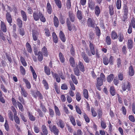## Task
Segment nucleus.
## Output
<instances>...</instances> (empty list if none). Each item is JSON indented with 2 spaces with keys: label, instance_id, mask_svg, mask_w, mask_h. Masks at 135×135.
Wrapping results in <instances>:
<instances>
[{
  "label": "nucleus",
  "instance_id": "f257e3e1",
  "mask_svg": "<svg viewBox=\"0 0 135 135\" xmlns=\"http://www.w3.org/2000/svg\"><path fill=\"white\" fill-rule=\"evenodd\" d=\"M105 80L104 75L103 73H101L100 74V77L97 78V85L99 86H101L103 84V81Z\"/></svg>",
  "mask_w": 135,
  "mask_h": 135
},
{
  "label": "nucleus",
  "instance_id": "f03ea898",
  "mask_svg": "<svg viewBox=\"0 0 135 135\" xmlns=\"http://www.w3.org/2000/svg\"><path fill=\"white\" fill-rule=\"evenodd\" d=\"M49 127L51 132L53 133L55 135H59V130L56 126H52V125H49Z\"/></svg>",
  "mask_w": 135,
  "mask_h": 135
},
{
  "label": "nucleus",
  "instance_id": "7ed1b4c3",
  "mask_svg": "<svg viewBox=\"0 0 135 135\" xmlns=\"http://www.w3.org/2000/svg\"><path fill=\"white\" fill-rule=\"evenodd\" d=\"M13 111L14 113V120L15 122L17 124L20 125V120L19 117L17 115V113L16 109L14 108Z\"/></svg>",
  "mask_w": 135,
  "mask_h": 135
},
{
  "label": "nucleus",
  "instance_id": "20e7f679",
  "mask_svg": "<svg viewBox=\"0 0 135 135\" xmlns=\"http://www.w3.org/2000/svg\"><path fill=\"white\" fill-rule=\"evenodd\" d=\"M56 124L58 127L62 129L64 128L65 126V122L60 119H58Z\"/></svg>",
  "mask_w": 135,
  "mask_h": 135
},
{
  "label": "nucleus",
  "instance_id": "39448f33",
  "mask_svg": "<svg viewBox=\"0 0 135 135\" xmlns=\"http://www.w3.org/2000/svg\"><path fill=\"white\" fill-rule=\"evenodd\" d=\"M87 25L89 27L94 28L95 27V23L93 20L91 18H89L87 20Z\"/></svg>",
  "mask_w": 135,
  "mask_h": 135
},
{
  "label": "nucleus",
  "instance_id": "423d86ee",
  "mask_svg": "<svg viewBox=\"0 0 135 135\" xmlns=\"http://www.w3.org/2000/svg\"><path fill=\"white\" fill-rule=\"evenodd\" d=\"M41 129L42 132L41 133H42L46 135H47L49 133V131L48 129L46 126L43 124L42 125L41 127Z\"/></svg>",
  "mask_w": 135,
  "mask_h": 135
},
{
  "label": "nucleus",
  "instance_id": "0eeeda50",
  "mask_svg": "<svg viewBox=\"0 0 135 135\" xmlns=\"http://www.w3.org/2000/svg\"><path fill=\"white\" fill-rule=\"evenodd\" d=\"M41 12H39L38 13L37 12H34L33 13V16L35 21H38L39 20L40 17L39 14H41Z\"/></svg>",
  "mask_w": 135,
  "mask_h": 135
},
{
  "label": "nucleus",
  "instance_id": "6e6552de",
  "mask_svg": "<svg viewBox=\"0 0 135 135\" xmlns=\"http://www.w3.org/2000/svg\"><path fill=\"white\" fill-rule=\"evenodd\" d=\"M81 55L83 60L86 63L89 62L90 59L84 52H82Z\"/></svg>",
  "mask_w": 135,
  "mask_h": 135
},
{
  "label": "nucleus",
  "instance_id": "1a4fd4ad",
  "mask_svg": "<svg viewBox=\"0 0 135 135\" xmlns=\"http://www.w3.org/2000/svg\"><path fill=\"white\" fill-rule=\"evenodd\" d=\"M77 7L78 11L76 12V16L80 20H81L83 18V15L81 11L79 10L78 9V6H76V8Z\"/></svg>",
  "mask_w": 135,
  "mask_h": 135
},
{
  "label": "nucleus",
  "instance_id": "9d476101",
  "mask_svg": "<svg viewBox=\"0 0 135 135\" xmlns=\"http://www.w3.org/2000/svg\"><path fill=\"white\" fill-rule=\"evenodd\" d=\"M133 41L131 39L128 40L127 45V47L129 49H131L133 47Z\"/></svg>",
  "mask_w": 135,
  "mask_h": 135
},
{
  "label": "nucleus",
  "instance_id": "9b49d317",
  "mask_svg": "<svg viewBox=\"0 0 135 135\" xmlns=\"http://www.w3.org/2000/svg\"><path fill=\"white\" fill-rule=\"evenodd\" d=\"M39 34L36 31H32V36L34 41H36L38 39V37Z\"/></svg>",
  "mask_w": 135,
  "mask_h": 135
},
{
  "label": "nucleus",
  "instance_id": "f8f14e48",
  "mask_svg": "<svg viewBox=\"0 0 135 135\" xmlns=\"http://www.w3.org/2000/svg\"><path fill=\"white\" fill-rule=\"evenodd\" d=\"M118 40L119 42H122L124 39L123 34L122 32H120L118 34Z\"/></svg>",
  "mask_w": 135,
  "mask_h": 135
},
{
  "label": "nucleus",
  "instance_id": "ddd939ff",
  "mask_svg": "<svg viewBox=\"0 0 135 135\" xmlns=\"http://www.w3.org/2000/svg\"><path fill=\"white\" fill-rule=\"evenodd\" d=\"M42 54H43L44 56L47 57L49 55L47 49L46 47L44 46L41 50Z\"/></svg>",
  "mask_w": 135,
  "mask_h": 135
},
{
  "label": "nucleus",
  "instance_id": "4468645a",
  "mask_svg": "<svg viewBox=\"0 0 135 135\" xmlns=\"http://www.w3.org/2000/svg\"><path fill=\"white\" fill-rule=\"evenodd\" d=\"M131 84L129 82H128L127 86H126L124 84L122 85V90L124 91L127 89L128 90H131Z\"/></svg>",
  "mask_w": 135,
  "mask_h": 135
},
{
  "label": "nucleus",
  "instance_id": "2eb2a0df",
  "mask_svg": "<svg viewBox=\"0 0 135 135\" xmlns=\"http://www.w3.org/2000/svg\"><path fill=\"white\" fill-rule=\"evenodd\" d=\"M30 68L31 71L32 73L33 79L35 81H36L37 75L33 67L31 66H30Z\"/></svg>",
  "mask_w": 135,
  "mask_h": 135
},
{
  "label": "nucleus",
  "instance_id": "dca6fc26",
  "mask_svg": "<svg viewBox=\"0 0 135 135\" xmlns=\"http://www.w3.org/2000/svg\"><path fill=\"white\" fill-rule=\"evenodd\" d=\"M46 10L48 13L50 14L51 13L52 10V7L49 1H48V2L47 4Z\"/></svg>",
  "mask_w": 135,
  "mask_h": 135
},
{
  "label": "nucleus",
  "instance_id": "f3484780",
  "mask_svg": "<svg viewBox=\"0 0 135 135\" xmlns=\"http://www.w3.org/2000/svg\"><path fill=\"white\" fill-rule=\"evenodd\" d=\"M90 50L92 54L94 55L95 54V48L94 45L91 42L89 44Z\"/></svg>",
  "mask_w": 135,
  "mask_h": 135
},
{
  "label": "nucleus",
  "instance_id": "a211bd4d",
  "mask_svg": "<svg viewBox=\"0 0 135 135\" xmlns=\"http://www.w3.org/2000/svg\"><path fill=\"white\" fill-rule=\"evenodd\" d=\"M6 18L8 22L9 23L10 26H11V23L12 21V19L11 17L10 14L7 13L6 14Z\"/></svg>",
  "mask_w": 135,
  "mask_h": 135
},
{
  "label": "nucleus",
  "instance_id": "6ab92c4d",
  "mask_svg": "<svg viewBox=\"0 0 135 135\" xmlns=\"http://www.w3.org/2000/svg\"><path fill=\"white\" fill-rule=\"evenodd\" d=\"M111 38L113 40H115L117 38L118 35L115 31L113 30L111 32Z\"/></svg>",
  "mask_w": 135,
  "mask_h": 135
},
{
  "label": "nucleus",
  "instance_id": "aec40b11",
  "mask_svg": "<svg viewBox=\"0 0 135 135\" xmlns=\"http://www.w3.org/2000/svg\"><path fill=\"white\" fill-rule=\"evenodd\" d=\"M21 14L23 21H26L27 20V16L26 12L23 10H21Z\"/></svg>",
  "mask_w": 135,
  "mask_h": 135
},
{
  "label": "nucleus",
  "instance_id": "412c9836",
  "mask_svg": "<svg viewBox=\"0 0 135 135\" xmlns=\"http://www.w3.org/2000/svg\"><path fill=\"white\" fill-rule=\"evenodd\" d=\"M59 37L61 41L64 42L66 41V38L63 32L61 31H60L59 33Z\"/></svg>",
  "mask_w": 135,
  "mask_h": 135
},
{
  "label": "nucleus",
  "instance_id": "4be33fe9",
  "mask_svg": "<svg viewBox=\"0 0 135 135\" xmlns=\"http://www.w3.org/2000/svg\"><path fill=\"white\" fill-rule=\"evenodd\" d=\"M26 46L27 51L30 53L31 54L32 52V50L30 44L27 42L26 44Z\"/></svg>",
  "mask_w": 135,
  "mask_h": 135
},
{
  "label": "nucleus",
  "instance_id": "5701e85b",
  "mask_svg": "<svg viewBox=\"0 0 135 135\" xmlns=\"http://www.w3.org/2000/svg\"><path fill=\"white\" fill-rule=\"evenodd\" d=\"M23 81L24 82L27 88L28 89H30L31 88V85L28 80L27 79L25 78H23Z\"/></svg>",
  "mask_w": 135,
  "mask_h": 135
},
{
  "label": "nucleus",
  "instance_id": "b1692460",
  "mask_svg": "<svg viewBox=\"0 0 135 135\" xmlns=\"http://www.w3.org/2000/svg\"><path fill=\"white\" fill-rule=\"evenodd\" d=\"M54 23L55 26L57 27L59 24V22L58 18L55 16H54Z\"/></svg>",
  "mask_w": 135,
  "mask_h": 135
},
{
  "label": "nucleus",
  "instance_id": "393cba45",
  "mask_svg": "<svg viewBox=\"0 0 135 135\" xmlns=\"http://www.w3.org/2000/svg\"><path fill=\"white\" fill-rule=\"evenodd\" d=\"M1 27L2 31L4 32H6L7 30L6 26L4 22L2 21L1 22Z\"/></svg>",
  "mask_w": 135,
  "mask_h": 135
},
{
  "label": "nucleus",
  "instance_id": "a878e982",
  "mask_svg": "<svg viewBox=\"0 0 135 135\" xmlns=\"http://www.w3.org/2000/svg\"><path fill=\"white\" fill-rule=\"evenodd\" d=\"M129 75L131 76H132L134 74V70L133 67L132 66H131L129 68Z\"/></svg>",
  "mask_w": 135,
  "mask_h": 135
},
{
  "label": "nucleus",
  "instance_id": "bb28decb",
  "mask_svg": "<svg viewBox=\"0 0 135 135\" xmlns=\"http://www.w3.org/2000/svg\"><path fill=\"white\" fill-rule=\"evenodd\" d=\"M78 66L80 70L82 71H85V68L83 64L80 61H79L78 63Z\"/></svg>",
  "mask_w": 135,
  "mask_h": 135
},
{
  "label": "nucleus",
  "instance_id": "cd10ccee",
  "mask_svg": "<svg viewBox=\"0 0 135 135\" xmlns=\"http://www.w3.org/2000/svg\"><path fill=\"white\" fill-rule=\"evenodd\" d=\"M70 121L73 126H75L76 125V123L75 122V118L73 115H70L69 117Z\"/></svg>",
  "mask_w": 135,
  "mask_h": 135
},
{
  "label": "nucleus",
  "instance_id": "c85d7f7f",
  "mask_svg": "<svg viewBox=\"0 0 135 135\" xmlns=\"http://www.w3.org/2000/svg\"><path fill=\"white\" fill-rule=\"evenodd\" d=\"M38 60L40 62L42 61L43 58V55L42 54V52L39 51L38 52Z\"/></svg>",
  "mask_w": 135,
  "mask_h": 135
},
{
  "label": "nucleus",
  "instance_id": "c756f323",
  "mask_svg": "<svg viewBox=\"0 0 135 135\" xmlns=\"http://www.w3.org/2000/svg\"><path fill=\"white\" fill-rule=\"evenodd\" d=\"M128 8L126 5H124L123 7V11L124 15H127L128 13Z\"/></svg>",
  "mask_w": 135,
  "mask_h": 135
},
{
  "label": "nucleus",
  "instance_id": "7c9ffc66",
  "mask_svg": "<svg viewBox=\"0 0 135 135\" xmlns=\"http://www.w3.org/2000/svg\"><path fill=\"white\" fill-rule=\"evenodd\" d=\"M28 115L29 119L31 121H34L35 119V117L30 112H28Z\"/></svg>",
  "mask_w": 135,
  "mask_h": 135
},
{
  "label": "nucleus",
  "instance_id": "2f4dec72",
  "mask_svg": "<svg viewBox=\"0 0 135 135\" xmlns=\"http://www.w3.org/2000/svg\"><path fill=\"white\" fill-rule=\"evenodd\" d=\"M66 23L68 30L70 31H71L72 30V28L71 26V22L69 18H68L67 19Z\"/></svg>",
  "mask_w": 135,
  "mask_h": 135
},
{
  "label": "nucleus",
  "instance_id": "473e14b6",
  "mask_svg": "<svg viewBox=\"0 0 135 135\" xmlns=\"http://www.w3.org/2000/svg\"><path fill=\"white\" fill-rule=\"evenodd\" d=\"M121 0H117L116 3V7L117 9H121Z\"/></svg>",
  "mask_w": 135,
  "mask_h": 135
},
{
  "label": "nucleus",
  "instance_id": "72a5a7b5",
  "mask_svg": "<svg viewBox=\"0 0 135 135\" xmlns=\"http://www.w3.org/2000/svg\"><path fill=\"white\" fill-rule=\"evenodd\" d=\"M52 36L53 38L54 42L55 43H57L58 42V38L56 33L53 32L52 33Z\"/></svg>",
  "mask_w": 135,
  "mask_h": 135
},
{
  "label": "nucleus",
  "instance_id": "f704fd0d",
  "mask_svg": "<svg viewBox=\"0 0 135 135\" xmlns=\"http://www.w3.org/2000/svg\"><path fill=\"white\" fill-rule=\"evenodd\" d=\"M105 41L107 45H110L112 43L111 40L109 36H107L105 38Z\"/></svg>",
  "mask_w": 135,
  "mask_h": 135
},
{
  "label": "nucleus",
  "instance_id": "c9c22d12",
  "mask_svg": "<svg viewBox=\"0 0 135 135\" xmlns=\"http://www.w3.org/2000/svg\"><path fill=\"white\" fill-rule=\"evenodd\" d=\"M95 13L97 16H98L100 13V7L97 6L95 8Z\"/></svg>",
  "mask_w": 135,
  "mask_h": 135
},
{
  "label": "nucleus",
  "instance_id": "e433bc0d",
  "mask_svg": "<svg viewBox=\"0 0 135 135\" xmlns=\"http://www.w3.org/2000/svg\"><path fill=\"white\" fill-rule=\"evenodd\" d=\"M54 109L56 115L59 116H60L61 115V113L58 108L56 105H55Z\"/></svg>",
  "mask_w": 135,
  "mask_h": 135
},
{
  "label": "nucleus",
  "instance_id": "4c0bfd02",
  "mask_svg": "<svg viewBox=\"0 0 135 135\" xmlns=\"http://www.w3.org/2000/svg\"><path fill=\"white\" fill-rule=\"evenodd\" d=\"M114 78V76L113 74H111L108 76L107 77V80L108 82H110L113 80Z\"/></svg>",
  "mask_w": 135,
  "mask_h": 135
},
{
  "label": "nucleus",
  "instance_id": "58836bf2",
  "mask_svg": "<svg viewBox=\"0 0 135 135\" xmlns=\"http://www.w3.org/2000/svg\"><path fill=\"white\" fill-rule=\"evenodd\" d=\"M69 16L70 21L72 22H74L75 20V17L72 13L69 12Z\"/></svg>",
  "mask_w": 135,
  "mask_h": 135
},
{
  "label": "nucleus",
  "instance_id": "ea45409f",
  "mask_svg": "<svg viewBox=\"0 0 135 135\" xmlns=\"http://www.w3.org/2000/svg\"><path fill=\"white\" fill-rule=\"evenodd\" d=\"M17 24L19 27L21 28L22 27V20L19 18H18L17 20Z\"/></svg>",
  "mask_w": 135,
  "mask_h": 135
},
{
  "label": "nucleus",
  "instance_id": "a19ab883",
  "mask_svg": "<svg viewBox=\"0 0 135 135\" xmlns=\"http://www.w3.org/2000/svg\"><path fill=\"white\" fill-rule=\"evenodd\" d=\"M100 125L102 128L103 129H104L107 127V123L104 120L101 121Z\"/></svg>",
  "mask_w": 135,
  "mask_h": 135
},
{
  "label": "nucleus",
  "instance_id": "79ce46f5",
  "mask_svg": "<svg viewBox=\"0 0 135 135\" xmlns=\"http://www.w3.org/2000/svg\"><path fill=\"white\" fill-rule=\"evenodd\" d=\"M109 12L110 15L111 16L113 15L114 12L113 7V5H110L109 6Z\"/></svg>",
  "mask_w": 135,
  "mask_h": 135
},
{
  "label": "nucleus",
  "instance_id": "37998d69",
  "mask_svg": "<svg viewBox=\"0 0 135 135\" xmlns=\"http://www.w3.org/2000/svg\"><path fill=\"white\" fill-rule=\"evenodd\" d=\"M20 61L22 65L24 66H26L27 65V63L24 58L22 56L20 57Z\"/></svg>",
  "mask_w": 135,
  "mask_h": 135
},
{
  "label": "nucleus",
  "instance_id": "c03bdc74",
  "mask_svg": "<svg viewBox=\"0 0 135 135\" xmlns=\"http://www.w3.org/2000/svg\"><path fill=\"white\" fill-rule=\"evenodd\" d=\"M8 117L12 121H13L14 120V115L13 113L11 111L9 112L8 113Z\"/></svg>",
  "mask_w": 135,
  "mask_h": 135
},
{
  "label": "nucleus",
  "instance_id": "a18cd8bd",
  "mask_svg": "<svg viewBox=\"0 0 135 135\" xmlns=\"http://www.w3.org/2000/svg\"><path fill=\"white\" fill-rule=\"evenodd\" d=\"M103 62L105 65H108L109 63L108 58L107 57H104L103 59Z\"/></svg>",
  "mask_w": 135,
  "mask_h": 135
},
{
  "label": "nucleus",
  "instance_id": "49530a36",
  "mask_svg": "<svg viewBox=\"0 0 135 135\" xmlns=\"http://www.w3.org/2000/svg\"><path fill=\"white\" fill-rule=\"evenodd\" d=\"M71 77L73 82L75 84H78V82L75 76L74 75L71 74Z\"/></svg>",
  "mask_w": 135,
  "mask_h": 135
},
{
  "label": "nucleus",
  "instance_id": "de8ad7c7",
  "mask_svg": "<svg viewBox=\"0 0 135 135\" xmlns=\"http://www.w3.org/2000/svg\"><path fill=\"white\" fill-rule=\"evenodd\" d=\"M56 5L60 8L61 7L62 5L61 1L60 0H54Z\"/></svg>",
  "mask_w": 135,
  "mask_h": 135
},
{
  "label": "nucleus",
  "instance_id": "09e8293b",
  "mask_svg": "<svg viewBox=\"0 0 135 135\" xmlns=\"http://www.w3.org/2000/svg\"><path fill=\"white\" fill-rule=\"evenodd\" d=\"M69 61L71 66L73 67H74L75 64L74 58L72 57H70V59Z\"/></svg>",
  "mask_w": 135,
  "mask_h": 135
},
{
  "label": "nucleus",
  "instance_id": "8fccbe9b",
  "mask_svg": "<svg viewBox=\"0 0 135 135\" xmlns=\"http://www.w3.org/2000/svg\"><path fill=\"white\" fill-rule=\"evenodd\" d=\"M59 56L60 61L62 63L64 62L65 60L63 55L61 52H60L59 54Z\"/></svg>",
  "mask_w": 135,
  "mask_h": 135
},
{
  "label": "nucleus",
  "instance_id": "3c124183",
  "mask_svg": "<svg viewBox=\"0 0 135 135\" xmlns=\"http://www.w3.org/2000/svg\"><path fill=\"white\" fill-rule=\"evenodd\" d=\"M32 95L35 98H37L38 96L40 99H43L41 93H33Z\"/></svg>",
  "mask_w": 135,
  "mask_h": 135
},
{
  "label": "nucleus",
  "instance_id": "603ef678",
  "mask_svg": "<svg viewBox=\"0 0 135 135\" xmlns=\"http://www.w3.org/2000/svg\"><path fill=\"white\" fill-rule=\"evenodd\" d=\"M83 114L85 121L87 123H89L90 121V119L87 115L85 113H83Z\"/></svg>",
  "mask_w": 135,
  "mask_h": 135
},
{
  "label": "nucleus",
  "instance_id": "864d4df0",
  "mask_svg": "<svg viewBox=\"0 0 135 135\" xmlns=\"http://www.w3.org/2000/svg\"><path fill=\"white\" fill-rule=\"evenodd\" d=\"M53 76L55 78L56 81L58 83L60 81V78L57 73H55L53 74Z\"/></svg>",
  "mask_w": 135,
  "mask_h": 135
},
{
  "label": "nucleus",
  "instance_id": "5fc2aeb1",
  "mask_svg": "<svg viewBox=\"0 0 135 135\" xmlns=\"http://www.w3.org/2000/svg\"><path fill=\"white\" fill-rule=\"evenodd\" d=\"M129 25H131V27L133 28H135V18L134 17H133Z\"/></svg>",
  "mask_w": 135,
  "mask_h": 135
},
{
  "label": "nucleus",
  "instance_id": "6e6d98bb",
  "mask_svg": "<svg viewBox=\"0 0 135 135\" xmlns=\"http://www.w3.org/2000/svg\"><path fill=\"white\" fill-rule=\"evenodd\" d=\"M98 117V119H100L102 117L103 112L101 109H99L97 111Z\"/></svg>",
  "mask_w": 135,
  "mask_h": 135
},
{
  "label": "nucleus",
  "instance_id": "4d7b16f0",
  "mask_svg": "<svg viewBox=\"0 0 135 135\" xmlns=\"http://www.w3.org/2000/svg\"><path fill=\"white\" fill-rule=\"evenodd\" d=\"M42 83L45 87V88L46 89H49V87L48 84L45 79H44L42 81Z\"/></svg>",
  "mask_w": 135,
  "mask_h": 135
},
{
  "label": "nucleus",
  "instance_id": "13d9d810",
  "mask_svg": "<svg viewBox=\"0 0 135 135\" xmlns=\"http://www.w3.org/2000/svg\"><path fill=\"white\" fill-rule=\"evenodd\" d=\"M44 70L46 74L47 75H49L50 74V69L46 66H45Z\"/></svg>",
  "mask_w": 135,
  "mask_h": 135
},
{
  "label": "nucleus",
  "instance_id": "bf43d9fd",
  "mask_svg": "<svg viewBox=\"0 0 135 135\" xmlns=\"http://www.w3.org/2000/svg\"><path fill=\"white\" fill-rule=\"evenodd\" d=\"M74 71L76 75L78 76L80 75V71L78 68H74Z\"/></svg>",
  "mask_w": 135,
  "mask_h": 135
},
{
  "label": "nucleus",
  "instance_id": "052dcab7",
  "mask_svg": "<svg viewBox=\"0 0 135 135\" xmlns=\"http://www.w3.org/2000/svg\"><path fill=\"white\" fill-rule=\"evenodd\" d=\"M91 111L92 116L94 117H96L97 115V113L93 107H92L91 108Z\"/></svg>",
  "mask_w": 135,
  "mask_h": 135
},
{
  "label": "nucleus",
  "instance_id": "680f3d73",
  "mask_svg": "<svg viewBox=\"0 0 135 135\" xmlns=\"http://www.w3.org/2000/svg\"><path fill=\"white\" fill-rule=\"evenodd\" d=\"M42 111L44 113H46L47 111V109L45 108V106L42 104V103H41L40 106Z\"/></svg>",
  "mask_w": 135,
  "mask_h": 135
},
{
  "label": "nucleus",
  "instance_id": "e2e57ef3",
  "mask_svg": "<svg viewBox=\"0 0 135 135\" xmlns=\"http://www.w3.org/2000/svg\"><path fill=\"white\" fill-rule=\"evenodd\" d=\"M20 70L22 74L24 75L26 73V71L24 68L22 66H20Z\"/></svg>",
  "mask_w": 135,
  "mask_h": 135
},
{
  "label": "nucleus",
  "instance_id": "0e129e2a",
  "mask_svg": "<svg viewBox=\"0 0 135 135\" xmlns=\"http://www.w3.org/2000/svg\"><path fill=\"white\" fill-rule=\"evenodd\" d=\"M40 20L43 22H45L46 21V20L45 17L41 13V14H40Z\"/></svg>",
  "mask_w": 135,
  "mask_h": 135
},
{
  "label": "nucleus",
  "instance_id": "69168bd1",
  "mask_svg": "<svg viewBox=\"0 0 135 135\" xmlns=\"http://www.w3.org/2000/svg\"><path fill=\"white\" fill-rule=\"evenodd\" d=\"M49 111L50 115L51 117H53L54 115V111L51 108H49Z\"/></svg>",
  "mask_w": 135,
  "mask_h": 135
},
{
  "label": "nucleus",
  "instance_id": "338daca9",
  "mask_svg": "<svg viewBox=\"0 0 135 135\" xmlns=\"http://www.w3.org/2000/svg\"><path fill=\"white\" fill-rule=\"evenodd\" d=\"M76 109V110L77 112L79 114H81V111L79 107L77 105H76L75 107Z\"/></svg>",
  "mask_w": 135,
  "mask_h": 135
},
{
  "label": "nucleus",
  "instance_id": "774afa93",
  "mask_svg": "<svg viewBox=\"0 0 135 135\" xmlns=\"http://www.w3.org/2000/svg\"><path fill=\"white\" fill-rule=\"evenodd\" d=\"M20 117L22 120L24 122H26L27 121V119H26L24 115L22 113H21L20 114Z\"/></svg>",
  "mask_w": 135,
  "mask_h": 135
}]
</instances>
